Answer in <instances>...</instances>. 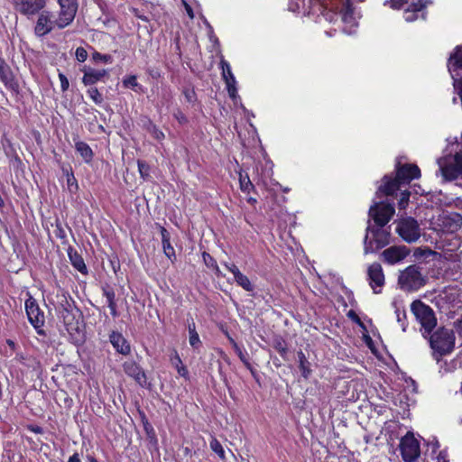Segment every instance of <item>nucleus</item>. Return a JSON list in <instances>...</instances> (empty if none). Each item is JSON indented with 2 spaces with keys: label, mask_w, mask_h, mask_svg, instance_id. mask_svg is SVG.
Returning <instances> with one entry per match:
<instances>
[{
  "label": "nucleus",
  "mask_w": 462,
  "mask_h": 462,
  "mask_svg": "<svg viewBox=\"0 0 462 462\" xmlns=\"http://www.w3.org/2000/svg\"><path fill=\"white\" fill-rule=\"evenodd\" d=\"M15 9L23 14H33L45 5V0H14Z\"/></svg>",
  "instance_id": "aec40b11"
},
{
  "label": "nucleus",
  "mask_w": 462,
  "mask_h": 462,
  "mask_svg": "<svg viewBox=\"0 0 462 462\" xmlns=\"http://www.w3.org/2000/svg\"><path fill=\"white\" fill-rule=\"evenodd\" d=\"M138 169L141 176L145 178L149 174V166L143 162H138Z\"/></svg>",
  "instance_id": "49530a36"
},
{
  "label": "nucleus",
  "mask_w": 462,
  "mask_h": 462,
  "mask_svg": "<svg viewBox=\"0 0 462 462\" xmlns=\"http://www.w3.org/2000/svg\"><path fill=\"white\" fill-rule=\"evenodd\" d=\"M438 462H439V457H438Z\"/></svg>",
  "instance_id": "69168bd1"
},
{
  "label": "nucleus",
  "mask_w": 462,
  "mask_h": 462,
  "mask_svg": "<svg viewBox=\"0 0 462 462\" xmlns=\"http://www.w3.org/2000/svg\"><path fill=\"white\" fill-rule=\"evenodd\" d=\"M220 68L228 95L234 101V104L236 105L240 98L237 95L236 79L231 70L230 64L222 59L220 61Z\"/></svg>",
  "instance_id": "4468645a"
},
{
  "label": "nucleus",
  "mask_w": 462,
  "mask_h": 462,
  "mask_svg": "<svg viewBox=\"0 0 462 462\" xmlns=\"http://www.w3.org/2000/svg\"><path fill=\"white\" fill-rule=\"evenodd\" d=\"M105 295H106V298L107 304L116 302V300H115V293L113 291H105Z\"/></svg>",
  "instance_id": "603ef678"
},
{
  "label": "nucleus",
  "mask_w": 462,
  "mask_h": 462,
  "mask_svg": "<svg viewBox=\"0 0 462 462\" xmlns=\"http://www.w3.org/2000/svg\"><path fill=\"white\" fill-rule=\"evenodd\" d=\"M390 227L385 226H368L364 239V252L365 254L375 253L390 243Z\"/></svg>",
  "instance_id": "20e7f679"
},
{
  "label": "nucleus",
  "mask_w": 462,
  "mask_h": 462,
  "mask_svg": "<svg viewBox=\"0 0 462 462\" xmlns=\"http://www.w3.org/2000/svg\"><path fill=\"white\" fill-rule=\"evenodd\" d=\"M25 310L29 322L40 335L43 334L42 327L45 322L44 313L41 310L37 301L30 294L25 300Z\"/></svg>",
  "instance_id": "ddd939ff"
},
{
  "label": "nucleus",
  "mask_w": 462,
  "mask_h": 462,
  "mask_svg": "<svg viewBox=\"0 0 462 462\" xmlns=\"http://www.w3.org/2000/svg\"><path fill=\"white\" fill-rule=\"evenodd\" d=\"M367 274L370 281V286L374 290V292H381V288L384 284V274L381 264L378 263H372L368 267Z\"/></svg>",
  "instance_id": "f3484780"
},
{
  "label": "nucleus",
  "mask_w": 462,
  "mask_h": 462,
  "mask_svg": "<svg viewBox=\"0 0 462 462\" xmlns=\"http://www.w3.org/2000/svg\"><path fill=\"white\" fill-rule=\"evenodd\" d=\"M411 310L425 332L430 333L437 324L432 310L420 300L413 301Z\"/></svg>",
  "instance_id": "1a4fd4ad"
},
{
  "label": "nucleus",
  "mask_w": 462,
  "mask_h": 462,
  "mask_svg": "<svg viewBox=\"0 0 462 462\" xmlns=\"http://www.w3.org/2000/svg\"><path fill=\"white\" fill-rule=\"evenodd\" d=\"M210 448L219 457L220 459L225 460L226 454L224 448L221 443L215 438L212 437L210 440Z\"/></svg>",
  "instance_id": "f704fd0d"
},
{
  "label": "nucleus",
  "mask_w": 462,
  "mask_h": 462,
  "mask_svg": "<svg viewBox=\"0 0 462 462\" xmlns=\"http://www.w3.org/2000/svg\"><path fill=\"white\" fill-rule=\"evenodd\" d=\"M59 79H60V81L61 90L62 91H66L69 88V80H68L67 77L64 74L60 73L59 74Z\"/></svg>",
  "instance_id": "de8ad7c7"
},
{
  "label": "nucleus",
  "mask_w": 462,
  "mask_h": 462,
  "mask_svg": "<svg viewBox=\"0 0 462 462\" xmlns=\"http://www.w3.org/2000/svg\"><path fill=\"white\" fill-rule=\"evenodd\" d=\"M462 224V217L458 213L442 211L430 221V228L437 232L454 233Z\"/></svg>",
  "instance_id": "39448f33"
},
{
  "label": "nucleus",
  "mask_w": 462,
  "mask_h": 462,
  "mask_svg": "<svg viewBox=\"0 0 462 462\" xmlns=\"http://www.w3.org/2000/svg\"><path fill=\"white\" fill-rule=\"evenodd\" d=\"M90 462H97L96 459L92 458Z\"/></svg>",
  "instance_id": "680f3d73"
},
{
  "label": "nucleus",
  "mask_w": 462,
  "mask_h": 462,
  "mask_svg": "<svg viewBox=\"0 0 462 462\" xmlns=\"http://www.w3.org/2000/svg\"><path fill=\"white\" fill-rule=\"evenodd\" d=\"M60 5V12L56 18V25L63 29L72 23L75 18L78 4L76 0H57Z\"/></svg>",
  "instance_id": "f8f14e48"
},
{
  "label": "nucleus",
  "mask_w": 462,
  "mask_h": 462,
  "mask_svg": "<svg viewBox=\"0 0 462 462\" xmlns=\"http://www.w3.org/2000/svg\"><path fill=\"white\" fill-rule=\"evenodd\" d=\"M56 25V19L48 11H42L37 19L34 32L38 36H43L49 33Z\"/></svg>",
  "instance_id": "6ab92c4d"
},
{
  "label": "nucleus",
  "mask_w": 462,
  "mask_h": 462,
  "mask_svg": "<svg viewBox=\"0 0 462 462\" xmlns=\"http://www.w3.org/2000/svg\"><path fill=\"white\" fill-rule=\"evenodd\" d=\"M72 180H75L73 175L71 174V177H69L68 178V183L70 184V182H72Z\"/></svg>",
  "instance_id": "bf43d9fd"
},
{
  "label": "nucleus",
  "mask_w": 462,
  "mask_h": 462,
  "mask_svg": "<svg viewBox=\"0 0 462 462\" xmlns=\"http://www.w3.org/2000/svg\"><path fill=\"white\" fill-rule=\"evenodd\" d=\"M107 75V71L106 69H86L84 70V76L82 79L83 83L88 85H94L95 83L100 81Z\"/></svg>",
  "instance_id": "a878e982"
},
{
  "label": "nucleus",
  "mask_w": 462,
  "mask_h": 462,
  "mask_svg": "<svg viewBox=\"0 0 462 462\" xmlns=\"http://www.w3.org/2000/svg\"><path fill=\"white\" fill-rule=\"evenodd\" d=\"M109 338L111 344L118 353L125 356L130 353V345L127 343L126 339L122 336V334L112 332Z\"/></svg>",
  "instance_id": "393cba45"
},
{
  "label": "nucleus",
  "mask_w": 462,
  "mask_h": 462,
  "mask_svg": "<svg viewBox=\"0 0 462 462\" xmlns=\"http://www.w3.org/2000/svg\"><path fill=\"white\" fill-rule=\"evenodd\" d=\"M430 4L427 0H411V3L404 9V19L408 23L414 22L419 17L425 19L424 13L419 14L420 12H422L424 8Z\"/></svg>",
  "instance_id": "a211bd4d"
},
{
  "label": "nucleus",
  "mask_w": 462,
  "mask_h": 462,
  "mask_svg": "<svg viewBox=\"0 0 462 462\" xmlns=\"http://www.w3.org/2000/svg\"><path fill=\"white\" fill-rule=\"evenodd\" d=\"M232 342H233L234 346L236 347V351H237V353H238V356H239L240 359H241L245 364H246V361H245V356H244V355H243L242 351L238 348L237 345H236L233 340H232Z\"/></svg>",
  "instance_id": "6e6d98bb"
},
{
  "label": "nucleus",
  "mask_w": 462,
  "mask_h": 462,
  "mask_svg": "<svg viewBox=\"0 0 462 462\" xmlns=\"http://www.w3.org/2000/svg\"><path fill=\"white\" fill-rule=\"evenodd\" d=\"M439 171L444 180L462 179V134L450 143L449 153L438 159Z\"/></svg>",
  "instance_id": "f03ea898"
},
{
  "label": "nucleus",
  "mask_w": 462,
  "mask_h": 462,
  "mask_svg": "<svg viewBox=\"0 0 462 462\" xmlns=\"http://www.w3.org/2000/svg\"><path fill=\"white\" fill-rule=\"evenodd\" d=\"M175 118L178 120L180 124H185L187 122V117L180 111H178L174 114Z\"/></svg>",
  "instance_id": "8fccbe9b"
},
{
  "label": "nucleus",
  "mask_w": 462,
  "mask_h": 462,
  "mask_svg": "<svg viewBox=\"0 0 462 462\" xmlns=\"http://www.w3.org/2000/svg\"><path fill=\"white\" fill-rule=\"evenodd\" d=\"M123 367L125 373L129 376L134 378V380L139 383H142L144 381V373L142 371L141 367L135 362L127 361L124 364Z\"/></svg>",
  "instance_id": "bb28decb"
},
{
  "label": "nucleus",
  "mask_w": 462,
  "mask_h": 462,
  "mask_svg": "<svg viewBox=\"0 0 462 462\" xmlns=\"http://www.w3.org/2000/svg\"><path fill=\"white\" fill-rule=\"evenodd\" d=\"M410 254V249L406 245H393L383 250L381 254L383 261L390 265L402 263Z\"/></svg>",
  "instance_id": "2eb2a0df"
},
{
  "label": "nucleus",
  "mask_w": 462,
  "mask_h": 462,
  "mask_svg": "<svg viewBox=\"0 0 462 462\" xmlns=\"http://www.w3.org/2000/svg\"><path fill=\"white\" fill-rule=\"evenodd\" d=\"M401 455L404 462H414L420 454L419 440L408 432L400 441Z\"/></svg>",
  "instance_id": "9d476101"
},
{
  "label": "nucleus",
  "mask_w": 462,
  "mask_h": 462,
  "mask_svg": "<svg viewBox=\"0 0 462 462\" xmlns=\"http://www.w3.org/2000/svg\"><path fill=\"white\" fill-rule=\"evenodd\" d=\"M8 344L9 345H14V343L12 341H8Z\"/></svg>",
  "instance_id": "e2e57ef3"
},
{
  "label": "nucleus",
  "mask_w": 462,
  "mask_h": 462,
  "mask_svg": "<svg viewBox=\"0 0 462 462\" xmlns=\"http://www.w3.org/2000/svg\"><path fill=\"white\" fill-rule=\"evenodd\" d=\"M395 230L401 238L409 244L418 241L421 235L418 222L412 217L399 219Z\"/></svg>",
  "instance_id": "6e6552de"
},
{
  "label": "nucleus",
  "mask_w": 462,
  "mask_h": 462,
  "mask_svg": "<svg viewBox=\"0 0 462 462\" xmlns=\"http://www.w3.org/2000/svg\"><path fill=\"white\" fill-rule=\"evenodd\" d=\"M152 135L154 136V138H156L157 140H161L162 138H164V134L159 130L158 128H156L155 126L152 128Z\"/></svg>",
  "instance_id": "3c124183"
},
{
  "label": "nucleus",
  "mask_w": 462,
  "mask_h": 462,
  "mask_svg": "<svg viewBox=\"0 0 462 462\" xmlns=\"http://www.w3.org/2000/svg\"><path fill=\"white\" fill-rule=\"evenodd\" d=\"M76 59L79 61V62H84L87 58H88V52L87 51L82 48V47H79L77 48L76 50Z\"/></svg>",
  "instance_id": "c03bdc74"
},
{
  "label": "nucleus",
  "mask_w": 462,
  "mask_h": 462,
  "mask_svg": "<svg viewBox=\"0 0 462 462\" xmlns=\"http://www.w3.org/2000/svg\"><path fill=\"white\" fill-rule=\"evenodd\" d=\"M162 247H163L165 255L169 259H172L173 257H175L174 248L171 246V245L170 243L169 233L167 232V230L165 228L162 229Z\"/></svg>",
  "instance_id": "7c9ffc66"
},
{
  "label": "nucleus",
  "mask_w": 462,
  "mask_h": 462,
  "mask_svg": "<svg viewBox=\"0 0 462 462\" xmlns=\"http://www.w3.org/2000/svg\"><path fill=\"white\" fill-rule=\"evenodd\" d=\"M240 189L244 192H249L253 189V183L247 175L243 176L242 173L239 175Z\"/></svg>",
  "instance_id": "e433bc0d"
},
{
  "label": "nucleus",
  "mask_w": 462,
  "mask_h": 462,
  "mask_svg": "<svg viewBox=\"0 0 462 462\" xmlns=\"http://www.w3.org/2000/svg\"><path fill=\"white\" fill-rule=\"evenodd\" d=\"M420 177V171L417 165L405 164L398 167L396 171V177L392 179L389 176H384L383 184L380 185L376 192L378 197L381 193L386 196L393 195L398 190L402 184H408L411 180Z\"/></svg>",
  "instance_id": "7ed1b4c3"
},
{
  "label": "nucleus",
  "mask_w": 462,
  "mask_h": 462,
  "mask_svg": "<svg viewBox=\"0 0 462 462\" xmlns=\"http://www.w3.org/2000/svg\"><path fill=\"white\" fill-rule=\"evenodd\" d=\"M93 60H100L104 63H111L112 62V57L110 55L101 54L99 52H95L93 54Z\"/></svg>",
  "instance_id": "37998d69"
},
{
  "label": "nucleus",
  "mask_w": 462,
  "mask_h": 462,
  "mask_svg": "<svg viewBox=\"0 0 462 462\" xmlns=\"http://www.w3.org/2000/svg\"><path fill=\"white\" fill-rule=\"evenodd\" d=\"M225 266L233 273L234 278L239 286L247 291H252L254 290V286L248 277L243 274L235 264L225 263Z\"/></svg>",
  "instance_id": "b1692460"
},
{
  "label": "nucleus",
  "mask_w": 462,
  "mask_h": 462,
  "mask_svg": "<svg viewBox=\"0 0 462 462\" xmlns=\"http://www.w3.org/2000/svg\"><path fill=\"white\" fill-rule=\"evenodd\" d=\"M189 328V343L194 349H199L201 346V340L196 331L195 323L191 322L188 326Z\"/></svg>",
  "instance_id": "473e14b6"
},
{
  "label": "nucleus",
  "mask_w": 462,
  "mask_h": 462,
  "mask_svg": "<svg viewBox=\"0 0 462 462\" xmlns=\"http://www.w3.org/2000/svg\"><path fill=\"white\" fill-rule=\"evenodd\" d=\"M411 0H389V1H385L384 2V5H386L387 4L390 5L391 8L393 9H401V8H403L405 9V7H407V5L411 3Z\"/></svg>",
  "instance_id": "4c0bfd02"
},
{
  "label": "nucleus",
  "mask_w": 462,
  "mask_h": 462,
  "mask_svg": "<svg viewBox=\"0 0 462 462\" xmlns=\"http://www.w3.org/2000/svg\"><path fill=\"white\" fill-rule=\"evenodd\" d=\"M438 457H439V458H440V457H441V458H443V457H442V456H441V454H439V456ZM443 462H446V459H444V458H443Z\"/></svg>",
  "instance_id": "052dcab7"
},
{
  "label": "nucleus",
  "mask_w": 462,
  "mask_h": 462,
  "mask_svg": "<svg viewBox=\"0 0 462 462\" xmlns=\"http://www.w3.org/2000/svg\"><path fill=\"white\" fill-rule=\"evenodd\" d=\"M394 208L391 203L374 202L369 209V217L377 226H386L394 215Z\"/></svg>",
  "instance_id": "9b49d317"
},
{
  "label": "nucleus",
  "mask_w": 462,
  "mask_h": 462,
  "mask_svg": "<svg viewBox=\"0 0 462 462\" xmlns=\"http://www.w3.org/2000/svg\"><path fill=\"white\" fill-rule=\"evenodd\" d=\"M109 310H110V312H111V315L113 317H116L117 316V310H116V302L114 303H109L107 304Z\"/></svg>",
  "instance_id": "5fc2aeb1"
},
{
  "label": "nucleus",
  "mask_w": 462,
  "mask_h": 462,
  "mask_svg": "<svg viewBox=\"0 0 462 462\" xmlns=\"http://www.w3.org/2000/svg\"><path fill=\"white\" fill-rule=\"evenodd\" d=\"M155 6L151 3L143 4L142 6L133 7L132 12L134 14L143 22H149L150 20L156 19Z\"/></svg>",
  "instance_id": "5701e85b"
},
{
  "label": "nucleus",
  "mask_w": 462,
  "mask_h": 462,
  "mask_svg": "<svg viewBox=\"0 0 462 462\" xmlns=\"http://www.w3.org/2000/svg\"><path fill=\"white\" fill-rule=\"evenodd\" d=\"M3 202L2 199L0 198V204Z\"/></svg>",
  "instance_id": "0e129e2a"
},
{
  "label": "nucleus",
  "mask_w": 462,
  "mask_h": 462,
  "mask_svg": "<svg viewBox=\"0 0 462 462\" xmlns=\"http://www.w3.org/2000/svg\"><path fill=\"white\" fill-rule=\"evenodd\" d=\"M69 257L71 264L81 273H87V267L83 258L77 252H69Z\"/></svg>",
  "instance_id": "2f4dec72"
},
{
  "label": "nucleus",
  "mask_w": 462,
  "mask_h": 462,
  "mask_svg": "<svg viewBox=\"0 0 462 462\" xmlns=\"http://www.w3.org/2000/svg\"><path fill=\"white\" fill-rule=\"evenodd\" d=\"M289 9L301 15H310L317 13L329 23L336 22L339 17L343 23V32L346 34H352L356 32L358 25L359 14L349 5L340 10L338 14L334 8L328 7L325 0H290Z\"/></svg>",
  "instance_id": "f257e3e1"
},
{
  "label": "nucleus",
  "mask_w": 462,
  "mask_h": 462,
  "mask_svg": "<svg viewBox=\"0 0 462 462\" xmlns=\"http://www.w3.org/2000/svg\"><path fill=\"white\" fill-rule=\"evenodd\" d=\"M0 79L5 86L13 87V85H14L13 74H12L8 65L5 62L4 60H1V59H0Z\"/></svg>",
  "instance_id": "c85d7f7f"
},
{
  "label": "nucleus",
  "mask_w": 462,
  "mask_h": 462,
  "mask_svg": "<svg viewBox=\"0 0 462 462\" xmlns=\"http://www.w3.org/2000/svg\"><path fill=\"white\" fill-rule=\"evenodd\" d=\"M203 259H204V261H205V263H206V264L208 266H212V267L215 268L216 273L217 275L221 274V272H220L218 266L217 265L216 262L212 259V257L208 254L204 253L203 254Z\"/></svg>",
  "instance_id": "79ce46f5"
},
{
  "label": "nucleus",
  "mask_w": 462,
  "mask_h": 462,
  "mask_svg": "<svg viewBox=\"0 0 462 462\" xmlns=\"http://www.w3.org/2000/svg\"><path fill=\"white\" fill-rule=\"evenodd\" d=\"M68 462H80V458L79 454L75 453L73 454L69 458Z\"/></svg>",
  "instance_id": "4d7b16f0"
},
{
  "label": "nucleus",
  "mask_w": 462,
  "mask_h": 462,
  "mask_svg": "<svg viewBox=\"0 0 462 462\" xmlns=\"http://www.w3.org/2000/svg\"><path fill=\"white\" fill-rule=\"evenodd\" d=\"M398 283L403 291H415L425 285L426 277L421 273L419 266L410 265L401 272Z\"/></svg>",
  "instance_id": "0eeeda50"
},
{
  "label": "nucleus",
  "mask_w": 462,
  "mask_h": 462,
  "mask_svg": "<svg viewBox=\"0 0 462 462\" xmlns=\"http://www.w3.org/2000/svg\"><path fill=\"white\" fill-rule=\"evenodd\" d=\"M123 85L125 88H132L136 92H143L142 86L139 85L136 76H128L123 79Z\"/></svg>",
  "instance_id": "72a5a7b5"
},
{
  "label": "nucleus",
  "mask_w": 462,
  "mask_h": 462,
  "mask_svg": "<svg viewBox=\"0 0 462 462\" xmlns=\"http://www.w3.org/2000/svg\"><path fill=\"white\" fill-rule=\"evenodd\" d=\"M170 361L172 366L175 367L177 373L180 376L188 378L189 372L187 367L183 365L181 358L180 357L178 352L176 350L173 351L170 357Z\"/></svg>",
  "instance_id": "cd10ccee"
},
{
  "label": "nucleus",
  "mask_w": 462,
  "mask_h": 462,
  "mask_svg": "<svg viewBox=\"0 0 462 462\" xmlns=\"http://www.w3.org/2000/svg\"><path fill=\"white\" fill-rule=\"evenodd\" d=\"M410 198V192L404 191L401 194V199L399 200V208L403 209L407 207L408 201Z\"/></svg>",
  "instance_id": "a18cd8bd"
},
{
  "label": "nucleus",
  "mask_w": 462,
  "mask_h": 462,
  "mask_svg": "<svg viewBox=\"0 0 462 462\" xmlns=\"http://www.w3.org/2000/svg\"><path fill=\"white\" fill-rule=\"evenodd\" d=\"M75 147L86 162H91L93 152L88 143L79 141L76 143Z\"/></svg>",
  "instance_id": "c756f323"
},
{
  "label": "nucleus",
  "mask_w": 462,
  "mask_h": 462,
  "mask_svg": "<svg viewBox=\"0 0 462 462\" xmlns=\"http://www.w3.org/2000/svg\"><path fill=\"white\" fill-rule=\"evenodd\" d=\"M185 99L189 103H194L196 101V93L192 88L187 87L182 91Z\"/></svg>",
  "instance_id": "a19ab883"
},
{
  "label": "nucleus",
  "mask_w": 462,
  "mask_h": 462,
  "mask_svg": "<svg viewBox=\"0 0 462 462\" xmlns=\"http://www.w3.org/2000/svg\"><path fill=\"white\" fill-rule=\"evenodd\" d=\"M430 344L435 355L449 354L455 346V335L450 329L439 328L430 336Z\"/></svg>",
  "instance_id": "423d86ee"
},
{
  "label": "nucleus",
  "mask_w": 462,
  "mask_h": 462,
  "mask_svg": "<svg viewBox=\"0 0 462 462\" xmlns=\"http://www.w3.org/2000/svg\"><path fill=\"white\" fill-rule=\"evenodd\" d=\"M88 95L97 105H100L103 102V97L97 88H90L88 90Z\"/></svg>",
  "instance_id": "58836bf2"
},
{
  "label": "nucleus",
  "mask_w": 462,
  "mask_h": 462,
  "mask_svg": "<svg viewBox=\"0 0 462 462\" xmlns=\"http://www.w3.org/2000/svg\"><path fill=\"white\" fill-rule=\"evenodd\" d=\"M393 306L395 308L396 319L401 324V326L402 327V330L404 331L405 330L404 319H406V312L403 309L401 310L399 307H397L395 302L393 303Z\"/></svg>",
  "instance_id": "ea45409f"
},
{
  "label": "nucleus",
  "mask_w": 462,
  "mask_h": 462,
  "mask_svg": "<svg viewBox=\"0 0 462 462\" xmlns=\"http://www.w3.org/2000/svg\"><path fill=\"white\" fill-rule=\"evenodd\" d=\"M448 69L453 82L459 81L462 79L459 72L462 69V45L457 46L451 52L448 60Z\"/></svg>",
  "instance_id": "dca6fc26"
},
{
  "label": "nucleus",
  "mask_w": 462,
  "mask_h": 462,
  "mask_svg": "<svg viewBox=\"0 0 462 462\" xmlns=\"http://www.w3.org/2000/svg\"><path fill=\"white\" fill-rule=\"evenodd\" d=\"M347 317L349 319H351L354 322H356L357 324H361V320H360L359 317L357 316V314L354 310H350L347 312Z\"/></svg>",
  "instance_id": "09e8293b"
},
{
  "label": "nucleus",
  "mask_w": 462,
  "mask_h": 462,
  "mask_svg": "<svg viewBox=\"0 0 462 462\" xmlns=\"http://www.w3.org/2000/svg\"><path fill=\"white\" fill-rule=\"evenodd\" d=\"M63 319L69 334L76 340L80 341L83 337L81 323L79 320H75L73 314L69 312L63 316Z\"/></svg>",
  "instance_id": "412c9836"
},
{
  "label": "nucleus",
  "mask_w": 462,
  "mask_h": 462,
  "mask_svg": "<svg viewBox=\"0 0 462 462\" xmlns=\"http://www.w3.org/2000/svg\"><path fill=\"white\" fill-rule=\"evenodd\" d=\"M263 162H258L255 165V168L254 170V174L255 175L254 179H257L258 181L263 182L265 184L266 180L271 178L273 175V164L271 160L267 158H263Z\"/></svg>",
  "instance_id": "4be33fe9"
},
{
  "label": "nucleus",
  "mask_w": 462,
  "mask_h": 462,
  "mask_svg": "<svg viewBox=\"0 0 462 462\" xmlns=\"http://www.w3.org/2000/svg\"><path fill=\"white\" fill-rule=\"evenodd\" d=\"M247 200L252 205L256 203V199L254 198H249Z\"/></svg>",
  "instance_id": "13d9d810"
},
{
  "label": "nucleus",
  "mask_w": 462,
  "mask_h": 462,
  "mask_svg": "<svg viewBox=\"0 0 462 462\" xmlns=\"http://www.w3.org/2000/svg\"><path fill=\"white\" fill-rule=\"evenodd\" d=\"M298 357L300 361V369L301 371L302 375L307 378L310 373L309 368V362L307 361L305 355L300 351L298 353Z\"/></svg>",
  "instance_id": "c9c22d12"
},
{
  "label": "nucleus",
  "mask_w": 462,
  "mask_h": 462,
  "mask_svg": "<svg viewBox=\"0 0 462 462\" xmlns=\"http://www.w3.org/2000/svg\"><path fill=\"white\" fill-rule=\"evenodd\" d=\"M182 4L184 5V8H185V11H186L187 14L192 19L194 17V13H193L192 8L184 0H182Z\"/></svg>",
  "instance_id": "864d4df0"
}]
</instances>
